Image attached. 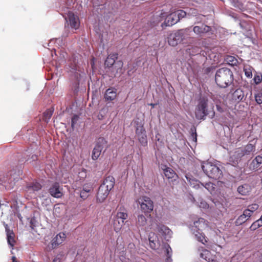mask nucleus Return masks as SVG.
I'll list each match as a JSON object with an SVG mask.
<instances>
[{
	"instance_id": "obj_30",
	"label": "nucleus",
	"mask_w": 262,
	"mask_h": 262,
	"mask_svg": "<svg viewBox=\"0 0 262 262\" xmlns=\"http://www.w3.org/2000/svg\"><path fill=\"white\" fill-rule=\"evenodd\" d=\"M200 256L201 258L208 262H213L214 261L213 259L210 257V252L207 250H203L202 252L200 254Z\"/></svg>"
},
{
	"instance_id": "obj_36",
	"label": "nucleus",
	"mask_w": 262,
	"mask_h": 262,
	"mask_svg": "<svg viewBox=\"0 0 262 262\" xmlns=\"http://www.w3.org/2000/svg\"><path fill=\"white\" fill-rule=\"evenodd\" d=\"M148 239L149 242V245L151 248L153 249H156L158 248L159 244L156 239H154V234H153V236H151L150 235Z\"/></svg>"
},
{
	"instance_id": "obj_50",
	"label": "nucleus",
	"mask_w": 262,
	"mask_h": 262,
	"mask_svg": "<svg viewBox=\"0 0 262 262\" xmlns=\"http://www.w3.org/2000/svg\"><path fill=\"white\" fill-rule=\"evenodd\" d=\"M244 71L245 73V76L248 78H251L252 77V72L251 68H244Z\"/></svg>"
},
{
	"instance_id": "obj_43",
	"label": "nucleus",
	"mask_w": 262,
	"mask_h": 262,
	"mask_svg": "<svg viewBox=\"0 0 262 262\" xmlns=\"http://www.w3.org/2000/svg\"><path fill=\"white\" fill-rule=\"evenodd\" d=\"M128 216V215L125 212H118L117 213L116 218L121 220H123V222H124V220L127 219Z\"/></svg>"
},
{
	"instance_id": "obj_63",
	"label": "nucleus",
	"mask_w": 262,
	"mask_h": 262,
	"mask_svg": "<svg viewBox=\"0 0 262 262\" xmlns=\"http://www.w3.org/2000/svg\"><path fill=\"white\" fill-rule=\"evenodd\" d=\"M229 15L231 17H232V18H234V19H237V16H236V14L234 13L233 12H229Z\"/></svg>"
},
{
	"instance_id": "obj_17",
	"label": "nucleus",
	"mask_w": 262,
	"mask_h": 262,
	"mask_svg": "<svg viewBox=\"0 0 262 262\" xmlns=\"http://www.w3.org/2000/svg\"><path fill=\"white\" fill-rule=\"evenodd\" d=\"M185 178H186L190 186H191L192 187L196 189H202V186H203V183L194 178L193 177L191 174L189 173H186L185 174Z\"/></svg>"
},
{
	"instance_id": "obj_61",
	"label": "nucleus",
	"mask_w": 262,
	"mask_h": 262,
	"mask_svg": "<svg viewBox=\"0 0 262 262\" xmlns=\"http://www.w3.org/2000/svg\"><path fill=\"white\" fill-rule=\"evenodd\" d=\"M59 255H57L53 260L52 262H61V258Z\"/></svg>"
},
{
	"instance_id": "obj_20",
	"label": "nucleus",
	"mask_w": 262,
	"mask_h": 262,
	"mask_svg": "<svg viewBox=\"0 0 262 262\" xmlns=\"http://www.w3.org/2000/svg\"><path fill=\"white\" fill-rule=\"evenodd\" d=\"M66 238V235L63 232H60L54 237L51 241L52 249L56 248L62 244Z\"/></svg>"
},
{
	"instance_id": "obj_56",
	"label": "nucleus",
	"mask_w": 262,
	"mask_h": 262,
	"mask_svg": "<svg viewBox=\"0 0 262 262\" xmlns=\"http://www.w3.org/2000/svg\"><path fill=\"white\" fill-rule=\"evenodd\" d=\"M216 110L221 113H224L225 112V108L221 106L220 104H216Z\"/></svg>"
},
{
	"instance_id": "obj_33",
	"label": "nucleus",
	"mask_w": 262,
	"mask_h": 262,
	"mask_svg": "<svg viewBox=\"0 0 262 262\" xmlns=\"http://www.w3.org/2000/svg\"><path fill=\"white\" fill-rule=\"evenodd\" d=\"M262 226V215L259 219L258 220H256V221L254 222L251 226L250 227L249 229L251 231H254L256 230L257 228L260 227Z\"/></svg>"
},
{
	"instance_id": "obj_16",
	"label": "nucleus",
	"mask_w": 262,
	"mask_h": 262,
	"mask_svg": "<svg viewBox=\"0 0 262 262\" xmlns=\"http://www.w3.org/2000/svg\"><path fill=\"white\" fill-rule=\"evenodd\" d=\"M62 188L60 186L58 182H54L49 188V192L50 194L57 199H59L62 197L63 195Z\"/></svg>"
},
{
	"instance_id": "obj_25",
	"label": "nucleus",
	"mask_w": 262,
	"mask_h": 262,
	"mask_svg": "<svg viewBox=\"0 0 262 262\" xmlns=\"http://www.w3.org/2000/svg\"><path fill=\"white\" fill-rule=\"evenodd\" d=\"M69 67L70 72H71V74H74V76L77 78L79 75L78 72L79 71V70L78 62L76 59H74L73 61L70 63Z\"/></svg>"
},
{
	"instance_id": "obj_47",
	"label": "nucleus",
	"mask_w": 262,
	"mask_h": 262,
	"mask_svg": "<svg viewBox=\"0 0 262 262\" xmlns=\"http://www.w3.org/2000/svg\"><path fill=\"white\" fill-rule=\"evenodd\" d=\"M191 138L192 141L196 142L197 141V134L195 128H191Z\"/></svg>"
},
{
	"instance_id": "obj_53",
	"label": "nucleus",
	"mask_w": 262,
	"mask_h": 262,
	"mask_svg": "<svg viewBox=\"0 0 262 262\" xmlns=\"http://www.w3.org/2000/svg\"><path fill=\"white\" fill-rule=\"evenodd\" d=\"M23 83L25 87V91H29L30 86V82L27 80H24Z\"/></svg>"
},
{
	"instance_id": "obj_51",
	"label": "nucleus",
	"mask_w": 262,
	"mask_h": 262,
	"mask_svg": "<svg viewBox=\"0 0 262 262\" xmlns=\"http://www.w3.org/2000/svg\"><path fill=\"white\" fill-rule=\"evenodd\" d=\"M64 39L62 37L61 38H56L55 43L57 44L58 46L61 47L64 43Z\"/></svg>"
},
{
	"instance_id": "obj_31",
	"label": "nucleus",
	"mask_w": 262,
	"mask_h": 262,
	"mask_svg": "<svg viewBox=\"0 0 262 262\" xmlns=\"http://www.w3.org/2000/svg\"><path fill=\"white\" fill-rule=\"evenodd\" d=\"M51 54L52 57H53L54 55H55L56 56H58V58H59L58 60L60 61L61 62H63L65 60L66 56L67 55L66 53L62 52L61 50L58 51V52L57 53L55 49H54V52H52Z\"/></svg>"
},
{
	"instance_id": "obj_11",
	"label": "nucleus",
	"mask_w": 262,
	"mask_h": 262,
	"mask_svg": "<svg viewBox=\"0 0 262 262\" xmlns=\"http://www.w3.org/2000/svg\"><path fill=\"white\" fill-rule=\"evenodd\" d=\"M255 151V146L254 144L249 143L243 148L238 149L235 152V156L240 160H249L252 157L251 154Z\"/></svg>"
},
{
	"instance_id": "obj_62",
	"label": "nucleus",
	"mask_w": 262,
	"mask_h": 262,
	"mask_svg": "<svg viewBox=\"0 0 262 262\" xmlns=\"http://www.w3.org/2000/svg\"><path fill=\"white\" fill-rule=\"evenodd\" d=\"M160 135L159 133L157 134L155 136L156 140L159 143H162V140H161V139L160 138Z\"/></svg>"
},
{
	"instance_id": "obj_27",
	"label": "nucleus",
	"mask_w": 262,
	"mask_h": 262,
	"mask_svg": "<svg viewBox=\"0 0 262 262\" xmlns=\"http://www.w3.org/2000/svg\"><path fill=\"white\" fill-rule=\"evenodd\" d=\"M42 188V185L38 182H33L27 186V191L34 192L40 190Z\"/></svg>"
},
{
	"instance_id": "obj_41",
	"label": "nucleus",
	"mask_w": 262,
	"mask_h": 262,
	"mask_svg": "<svg viewBox=\"0 0 262 262\" xmlns=\"http://www.w3.org/2000/svg\"><path fill=\"white\" fill-rule=\"evenodd\" d=\"M215 70V66H212L206 68L204 70V74L210 76L213 74Z\"/></svg>"
},
{
	"instance_id": "obj_38",
	"label": "nucleus",
	"mask_w": 262,
	"mask_h": 262,
	"mask_svg": "<svg viewBox=\"0 0 262 262\" xmlns=\"http://www.w3.org/2000/svg\"><path fill=\"white\" fill-rule=\"evenodd\" d=\"M176 14L177 18L179 19V21L182 18H184L187 15V13L181 9L178 10L174 12Z\"/></svg>"
},
{
	"instance_id": "obj_57",
	"label": "nucleus",
	"mask_w": 262,
	"mask_h": 262,
	"mask_svg": "<svg viewBox=\"0 0 262 262\" xmlns=\"http://www.w3.org/2000/svg\"><path fill=\"white\" fill-rule=\"evenodd\" d=\"M115 63L116 67H117L118 69H121L123 65V63L121 60H119L116 62H115Z\"/></svg>"
},
{
	"instance_id": "obj_64",
	"label": "nucleus",
	"mask_w": 262,
	"mask_h": 262,
	"mask_svg": "<svg viewBox=\"0 0 262 262\" xmlns=\"http://www.w3.org/2000/svg\"><path fill=\"white\" fill-rule=\"evenodd\" d=\"M221 31H222V32H223L224 34H225L226 35H229V33L228 31L227 30L225 29L222 28Z\"/></svg>"
},
{
	"instance_id": "obj_49",
	"label": "nucleus",
	"mask_w": 262,
	"mask_h": 262,
	"mask_svg": "<svg viewBox=\"0 0 262 262\" xmlns=\"http://www.w3.org/2000/svg\"><path fill=\"white\" fill-rule=\"evenodd\" d=\"M79 119V116L77 115H74L71 119V127L73 129L74 128L75 125L77 123Z\"/></svg>"
},
{
	"instance_id": "obj_5",
	"label": "nucleus",
	"mask_w": 262,
	"mask_h": 262,
	"mask_svg": "<svg viewBox=\"0 0 262 262\" xmlns=\"http://www.w3.org/2000/svg\"><path fill=\"white\" fill-rule=\"evenodd\" d=\"M20 173V171H18L17 173L13 171L9 172L0 179L1 184L6 189H12L16 185V183L20 179L19 177Z\"/></svg>"
},
{
	"instance_id": "obj_14",
	"label": "nucleus",
	"mask_w": 262,
	"mask_h": 262,
	"mask_svg": "<svg viewBox=\"0 0 262 262\" xmlns=\"http://www.w3.org/2000/svg\"><path fill=\"white\" fill-rule=\"evenodd\" d=\"M193 32L197 35L202 37L206 34L211 35L213 31L211 27L204 24H200L193 27Z\"/></svg>"
},
{
	"instance_id": "obj_24",
	"label": "nucleus",
	"mask_w": 262,
	"mask_h": 262,
	"mask_svg": "<svg viewBox=\"0 0 262 262\" xmlns=\"http://www.w3.org/2000/svg\"><path fill=\"white\" fill-rule=\"evenodd\" d=\"M160 168L163 171L165 177L168 179L173 178L176 175L175 171L170 167H168L166 165L161 164Z\"/></svg>"
},
{
	"instance_id": "obj_19",
	"label": "nucleus",
	"mask_w": 262,
	"mask_h": 262,
	"mask_svg": "<svg viewBox=\"0 0 262 262\" xmlns=\"http://www.w3.org/2000/svg\"><path fill=\"white\" fill-rule=\"evenodd\" d=\"M140 211H137L136 213V224L138 227H143L147 223V215L143 214Z\"/></svg>"
},
{
	"instance_id": "obj_21",
	"label": "nucleus",
	"mask_w": 262,
	"mask_h": 262,
	"mask_svg": "<svg viewBox=\"0 0 262 262\" xmlns=\"http://www.w3.org/2000/svg\"><path fill=\"white\" fill-rule=\"evenodd\" d=\"M117 97V89L114 87L110 88L105 91L104 95L105 101H112Z\"/></svg>"
},
{
	"instance_id": "obj_1",
	"label": "nucleus",
	"mask_w": 262,
	"mask_h": 262,
	"mask_svg": "<svg viewBox=\"0 0 262 262\" xmlns=\"http://www.w3.org/2000/svg\"><path fill=\"white\" fill-rule=\"evenodd\" d=\"M234 81L233 71L227 67L217 69L215 74V82L216 85L225 89L231 85Z\"/></svg>"
},
{
	"instance_id": "obj_26",
	"label": "nucleus",
	"mask_w": 262,
	"mask_h": 262,
	"mask_svg": "<svg viewBox=\"0 0 262 262\" xmlns=\"http://www.w3.org/2000/svg\"><path fill=\"white\" fill-rule=\"evenodd\" d=\"M163 246L165 255L166 257L165 262H172V259L171 258L172 253V249L169 245L167 243H164Z\"/></svg>"
},
{
	"instance_id": "obj_34",
	"label": "nucleus",
	"mask_w": 262,
	"mask_h": 262,
	"mask_svg": "<svg viewBox=\"0 0 262 262\" xmlns=\"http://www.w3.org/2000/svg\"><path fill=\"white\" fill-rule=\"evenodd\" d=\"M7 241L8 244L13 249L14 244L15 243V241L14 239V232H12L11 233H10L7 234Z\"/></svg>"
},
{
	"instance_id": "obj_44",
	"label": "nucleus",
	"mask_w": 262,
	"mask_h": 262,
	"mask_svg": "<svg viewBox=\"0 0 262 262\" xmlns=\"http://www.w3.org/2000/svg\"><path fill=\"white\" fill-rule=\"evenodd\" d=\"M115 61L113 58L107 57L105 60L104 64L106 67L111 68L115 64Z\"/></svg>"
},
{
	"instance_id": "obj_23",
	"label": "nucleus",
	"mask_w": 262,
	"mask_h": 262,
	"mask_svg": "<svg viewBox=\"0 0 262 262\" xmlns=\"http://www.w3.org/2000/svg\"><path fill=\"white\" fill-rule=\"evenodd\" d=\"M251 216V213L249 212L248 210H245L242 214L239 215L235 221V225L239 226L245 223Z\"/></svg>"
},
{
	"instance_id": "obj_28",
	"label": "nucleus",
	"mask_w": 262,
	"mask_h": 262,
	"mask_svg": "<svg viewBox=\"0 0 262 262\" xmlns=\"http://www.w3.org/2000/svg\"><path fill=\"white\" fill-rule=\"evenodd\" d=\"M237 191L241 195L246 196L250 192L251 187L248 184H245L239 186L237 187Z\"/></svg>"
},
{
	"instance_id": "obj_59",
	"label": "nucleus",
	"mask_w": 262,
	"mask_h": 262,
	"mask_svg": "<svg viewBox=\"0 0 262 262\" xmlns=\"http://www.w3.org/2000/svg\"><path fill=\"white\" fill-rule=\"evenodd\" d=\"M202 16V15H199L195 17V24H198V25L200 24V22L201 21Z\"/></svg>"
},
{
	"instance_id": "obj_22",
	"label": "nucleus",
	"mask_w": 262,
	"mask_h": 262,
	"mask_svg": "<svg viewBox=\"0 0 262 262\" xmlns=\"http://www.w3.org/2000/svg\"><path fill=\"white\" fill-rule=\"evenodd\" d=\"M231 5L240 12H248V5H245L241 0H229Z\"/></svg>"
},
{
	"instance_id": "obj_52",
	"label": "nucleus",
	"mask_w": 262,
	"mask_h": 262,
	"mask_svg": "<svg viewBox=\"0 0 262 262\" xmlns=\"http://www.w3.org/2000/svg\"><path fill=\"white\" fill-rule=\"evenodd\" d=\"M89 193H88L87 192H85L84 191H83L82 190L81 191L80 193V196L83 200H85L86 199H87L88 197L89 196Z\"/></svg>"
},
{
	"instance_id": "obj_3",
	"label": "nucleus",
	"mask_w": 262,
	"mask_h": 262,
	"mask_svg": "<svg viewBox=\"0 0 262 262\" xmlns=\"http://www.w3.org/2000/svg\"><path fill=\"white\" fill-rule=\"evenodd\" d=\"M189 28L179 30L170 33L168 37V43L172 47H175L178 44H185L189 38L188 32Z\"/></svg>"
},
{
	"instance_id": "obj_7",
	"label": "nucleus",
	"mask_w": 262,
	"mask_h": 262,
	"mask_svg": "<svg viewBox=\"0 0 262 262\" xmlns=\"http://www.w3.org/2000/svg\"><path fill=\"white\" fill-rule=\"evenodd\" d=\"M154 209V202L147 196H143L138 200V210L147 216H150V213Z\"/></svg>"
},
{
	"instance_id": "obj_54",
	"label": "nucleus",
	"mask_w": 262,
	"mask_h": 262,
	"mask_svg": "<svg viewBox=\"0 0 262 262\" xmlns=\"http://www.w3.org/2000/svg\"><path fill=\"white\" fill-rule=\"evenodd\" d=\"M199 206L201 208H207L208 207V205L205 201L202 200L200 201V204L199 205Z\"/></svg>"
},
{
	"instance_id": "obj_39",
	"label": "nucleus",
	"mask_w": 262,
	"mask_h": 262,
	"mask_svg": "<svg viewBox=\"0 0 262 262\" xmlns=\"http://www.w3.org/2000/svg\"><path fill=\"white\" fill-rule=\"evenodd\" d=\"M53 111L51 110H48L46 112L43 113V120L46 122H48L49 120L51 118Z\"/></svg>"
},
{
	"instance_id": "obj_18",
	"label": "nucleus",
	"mask_w": 262,
	"mask_h": 262,
	"mask_svg": "<svg viewBox=\"0 0 262 262\" xmlns=\"http://www.w3.org/2000/svg\"><path fill=\"white\" fill-rule=\"evenodd\" d=\"M157 228L158 231L162 235L164 239L166 241H168L171 237L172 231L167 226L162 224L158 225Z\"/></svg>"
},
{
	"instance_id": "obj_2",
	"label": "nucleus",
	"mask_w": 262,
	"mask_h": 262,
	"mask_svg": "<svg viewBox=\"0 0 262 262\" xmlns=\"http://www.w3.org/2000/svg\"><path fill=\"white\" fill-rule=\"evenodd\" d=\"M115 180L112 176H108L100 185L98 189L96 196L97 202H103L108 196L110 191L114 188Z\"/></svg>"
},
{
	"instance_id": "obj_8",
	"label": "nucleus",
	"mask_w": 262,
	"mask_h": 262,
	"mask_svg": "<svg viewBox=\"0 0 262 262\" xmlns=\"http://www.w3.org/2000/svg\"><path fill=\"white\" fill-rule=\"evenodd\" d=\"M208 99L206 98H201L195 110V116L198 120H204L208 115L207 109Z\"/></svg>"
},
{
	"instance_id": "obj_46",
	"label": "nucleus",
	"mask_w": 262,
	"mask_h": 262,
	"mask_svg": "<svg viewBox=\"0 0 262 262\" xmlns=\"http://www.w3.org/2000/svg\"><path fill=\"white\" fill-rule=\"evenodd\" d=\"M246 5H248V11L247 12L254 10L256 8H257V4L253 2H251L250 1H247Z\"/></svg>"
},
{
	"instance_id": "obj_15",
	"label": "nucleus",
	"mask_w": 262,
	"mask_h": 262,
	"mask_svg": "<svg viewBox=\"0 0 262 262\" xmlns=\"http://www.w3.org/2000/svg\"><path fill=\"white\" fill-rule=\"evenodd\" d=\"M106 143V140L103 138H99L92 152V159L94 161L97 160L99 157L104 145Z\"/></svg>"
},
{
	"instance_id": "obj_42",
	"label": "nucleus",
	"mask_w": 262,
	"mask_h": 262,
	"mask_svg": "<svg viewBox=\"0 0 262 262\" xmlns=\"http://www.w3.org/2000/svg\"><path fill=\"white\" fill-rule=\"evenodd\" d=\"M255 100L258 104H262V92H258L254 95Z\"/></svg>"
},
{
	"instance_id": "obj_4",
	"label": "nucleus",
	"mask_w": 262,
	"mask_h": 262,
	"mask_svg": "<svg viewBox=\"0 0 262 262\" xmlns=\"http://www.w3.org/2000/svg\"><path fill=\"white\" fill-rule=\"evenodd\" d=\"M201 169L209 178L215 180H219L222 178V170L216 165L206 162H202L200 164Z\"/></svg>"
},
{
	"instance_id": "obj_6",
	"label": "nucleus",
	"mask_w": 262,
	"mask_h": 262,
	"mask_svg": "<svg viewBox=\"0 0 262 262\" xmlns=\"http://www.w3.org/2000/svg\"><path fill=\"white\" fill-rule=\"evenodd\" d=\"M163 19L164 21L161 23L160 25L162 29H164L166 27L172 26L179 22V19L177 18L176 14L174 12L166 16L164 13H161L160 15L154 16L153 18L154 20H156L157 21L155 25H158L159 23Z\"/></svg>"
},
{
	"instance_id": "obj_55",
	"label": "nucleus",
	"mask_w": 262,
	"mask_h": 262,
	"mask_svg": "<svg viewBox=\"0 0 262 262\" xmlns=\"http://www.w3.org/2000/svg\"><path fill=\"white\" fill-rule=\"evenodd\" d=\"M69 33V29H67V25H65V31L63 33L61 37L63 38H65L66 37H67L68 36V34Z\"/></svg>"
},
{
	"instance_id": "obj_13",
	"label": "nucleus",
	"mask_w": 262,
	"mask_h": 262,
	"mask_svg": "<svg viewBox=\"0 0 262 262\" xmlns=\"http://www.w3.org/2000/svg\"><path fill=\"white\" fill-rule=\"evenodd\" d=\"M67 27H70L72 29L77 30L80 26L79 17L75 15L72 12L69 11L65 17Z\"/></svg>"
},
{
	"instance_id": "obj_9",
	"label": "nucleus",
	"mask_w": 262,
	"mask_h": 262,
	"mask_svg": "<svg viewBox=\"0 0 262 262\" xmlns=\"http://www.w3.org/2000/svg\"><path fill=\"white\" fill-rule=\"evenodd\" d=\"M205 220L203 218L199 219L198 221L194 222L193 226L192 227L191 231L194 235L196 239L203 244H205L207 240L204 235L202 234V229L205 227Z\"/></svg>"
},
{
	"instance_id": "obj_40",
	"label": "nucleus",
	"mask_w": 262,
	"mask_h": 262,
	"mask_svg": "<svg viewBox=\"0 0 262 262\" xmlns=\"http://www.w3.org/2000/svg\"><path fill=\"white\" fill-rule=\"evenodd\" d=\"M253 81L255 84H259L262 81V74L261 73L255 72L254 75Z\"/></svg>"
},
{
	"instance_id": "obj_32",
	"label": "nucleus",
	"mask_w": 262,
	"mask_h": 262,
	"mask_svg": "<svg viewBox=\"0 0 262 262\" xmlns=\"http://www.w3.org/2000/svg\"><path fill=\"white\" fill-rule=\"evenodd\" d=\"M124 224V222H123V220L120 221V220L115 218L114 221V227L115 231L116 232L119 231Z\"/></svg>"
},
{
	"instance_id": "obj_60",
	"label": "nucleus",
	"mask_w": 262,
	"mask_h": 262,
	"mask_svg": "<svg viewBox=\"0 0 262 262\" xmlns=\"http://www.w3.org/2000/svg\"><path fill=\"white\" fill-rule=\"evenodd\" d=\"M30 152L29 150H26L25 153V156H26V161H29L30 160Z\"/></svg>"
},
{
	"instance_id": "obj_48",
	"label": "nucleus",
	"mask_w": 262,
	"mask_h": 262,
	"mask_svg": "<svg viewBox=\"0 0 262 262\" xmlns=\"http://www.w3.org/2000/svg\"><path fill=\"white\" fill-rule=\"evenodd\" d=\"M259 206L256 204H253L251 205L248 206V208L246 210H248L249 212L251 213V214L254 211L256 210L258 208Z\"/></svg>"
},
{
	"instance_id": "obj_12",
	"label": "nucleus",
	"mask_w": 262,
	"mask_h": 262,
	"mask_svg": "<svg viewBox=\"0 0 262 262\" xmlns=\"http://www.w3.org/2000/svg\"><path fill=\"white\" fill-rule=\"evenodd\" d=\"M136 134L140 144L145 147L147 145V137L146 132L141 122H136Z\"/></svg>"
},
{
	"instance_id": "obj_29",
	"label": "nucleus",
	"mask_w": 262,
	"mask_h": 262,
	"mask_svg": "<svg viewBox=\"0 0 262 262\" xmlns=\"http://www.w3.org/2000/svg\"><path fill=\"white\" fill-rule=\"evenodd\" d=\"M262 164V156L260 155L257 156L252 161L250 164V167L251 169L254 170L257 169L259 165Z\"/></svg>"
},
{
	"instance_id": "obj_37",
	"label": "nucleus",
	"mask_w": 262,
	"mask_h": 262,
	"mask_svg": "<svg viewBox=\"0 0 262 262\" xmlns=\"http://www.w3.org/2000/svg\"><path fill=\"white\" fill-rule=\"evenodd\" d=\"M203 186H202V190L205 188L210 193H212L214 191L215 187H214L213 183L211 182H207L205 183H203Z\"/></svg>"
},
{
	"instance_id": "obj_10",
	"label": "nucleus",
	"mask_w": 262,
	"mask_h": 262,
	"mask_svg": "<svg viewBox=\"0 0 262 262\" xmlns=\"http://www.w3.org/2000/svg\"><path fill=\"white\" fill-rule=\"evenodd\" d=\"M252 93L251 91H244L239 88L236 89L232 94V99L236 102H246L251 100Z\"/></svg>"
},
{
	"instance_id": "obj_58",
	"label": "nucleus",
	"mask_w": 262,
	"mask_h": 262,
	"mask_svg": "<svg viewBox=\"0 0 262 262\" xmlns=\"http://www.w3.org/2000/svg\"><path fill=\"white\" fill-rule=\"evenodd\" d=\"M118 55L117 53H112L110 54L107 57L113 58L115 61H116V60L118 59Z\"/></svg>"
},
{
	"instance_id": "obj_35",
	"label": "nucleus",
	"mask_w": 262,
	"mask_h": 262,
	"mask_svg": "<svg viewBox=\"0 0 262 262\" xmlns=\"http://www.w3.org/2000/svg\"><path fill=\"white\" fill-rule=\"evenodd\" d=\"M225 60L227 63L231 67L237 66L238 62L237 59L234 56L230 55L227 56Z\"/></svg>"
},
{
	"instance_id": "obj_45",
	"label": "nucleus",
	"mask_w": 262,
	"mask_h": 262,
	"mask_svg": "<svg viewBox=\"0 0 262 262\" xmlns=\"http://www.w3.org/2000/svg\"><path fill=\"white\" fill-rule=\"evenodd\" d=\"M93 189V186L91 183L85 184L82 187V190L88 193H90Z\"/></svg>"
}]
</instances>
